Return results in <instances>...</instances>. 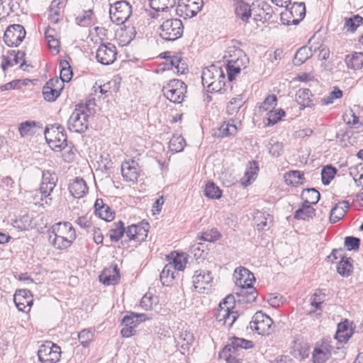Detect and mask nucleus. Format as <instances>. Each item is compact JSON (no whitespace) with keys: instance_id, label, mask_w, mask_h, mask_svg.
I'll return each instance as SVG.
<instances>
[{"instance_id":"nucleus-1","label":"nucleus","mask_w":363,"mask_h":363,"mask_svg":"<svg viewBox=\"0 0 363 363\" xmlns=\"http://www.w3.org/2000/svg\"><path fill=\"white\" fill-rule=\"evenodd\" d=\"M48 240L55 249L62 250L69 248L76 239L75 230L69 222H59L48 230Z\"/></svg>"},{"instance_id":"nucleus-2","label":"nucleus","mask_w":363,"mask_h":363,"mask_svg":"<svg viewBox=\"0 0 363 363\" xmlns=\"http://www.w3.org/2000/svg\"><path fill=\"white\" fill-rule=\"evenodd\" d=\"M58 178L57 174L50 170L43 171L42 182L39 190L35 191L33 197L35 204L44 206L52 203V193L56 186Z\"/></svg>"},{"instance_id":"nucleus-3","label":"nucleus","mask_w":363,"mask_h":363,"mask_svg":"<svg viewBox=\"0 0 363 363\" xmlns=\"http://www.w3.org/2000/svg\"><path fill=\"white\" fill-rule=\"evenodd\" d=\"M182 21L177 18L166 19L158 28L159 35L166 41H174L182 38L184 33Z\"/></svg>"},{"instance_id":"nucleus-4","label":"nucleus","mask_w":363,"mask_h":363,"mask_svg":"<svg viewBox=\"0 0 363 363\" xmlns=\"http://www.w3.org/2000/svg\"><path fill=\"white\" fill-rule=\"evenodd\" d=\"M44 134L48 144L53 150L61 151L67 147V135L60 125L54 124L46 127Z\"/></svg>"},{"instance_id":"nucleus-5","label":"nucleus","mask_w":363,"mask_h":363,"mask_svg":"<svg viewBox=\"0 0 363 363\" xmlns=\"http://www.w3.org/2000/svg\"><path fill=\"white\" fill-rule=\"evenodd\" d=\"M86 107L83 104L77 105L68 120V128L71 132L84 133L89 126V115L86 111Z\"/></svg>"},{"instance_id":"nucleus-6","label":"nucleus","mask_w":363,"mask_h":363,"mask_svg":"<svg viewBox=\"0 0 363 363\" xmlns=\"http://www.w3.org/2000/svg\"><path fill=\"white\" fill-rule=\"evenodd\" d=\"M226 53L228 55L225 54L224 58H228L226 67L228 77L230 81H233L235 76L240 72L241 67L244 65L241 57H245V55L240 49H236L235 47H230Z\"/></svg>"},{"instance_id":"nucleus-7","label":"nucleus","mask_w":363,"mask_h":363,"mask_svg":"<svg viewBox=\"0 0 363 363\" xmlns=\"http://www.w3.org/2000/svg\"><path fill=\"white\" fill-rule=\"evenodd\" d=\"M164 96L173 103H181L186 92V86L182 80L173 79L163 86Z\"/></svg>"},{"instance_id":"nucleus-8","label":"nucleus","mask_w":363,"mask_h":363,"mask_svg":"<svg viewBox=\"0 0 363 363\" xmlns=\"http://www.w3.org/2000/svg\"><path fill=\"white\" fill-rule=\"evenodd\" d=\"M253 347L252 341L242 338L233 337L230 344L226 345L221 352L220 357L225 358L228 363H240L234 355L239 349H249Z\"/></svg>"},{"instance_id":"nucleus-9","label":"nucleus","mask_w":363,"mask_h":363,"mask_svg":"<svg viewBox=\"0 0 363 363\" xmlns=\"http://www.w3.org/2000/svg\"><path fill=\"white\" fill-rule=\"evenodd\" d=\"M110 18L117 25L123 24L132 14V6L126 1H119L111 6L109 9Z\"/></svg>"},{"instance_id":"nucleus-10","label":"nucleus","mask_w":363,"mask_h":363,"mask_svg":"<svg viewBox=\"0 0 363 363\" xmlns=\"http://www.w3.org/2000/svg\"><path fill=\"white\" fill-rule=\"evenodd\" d=\"M38 357L41 363H56L60 359L61 349L56 344L48 341L40 346Z\"/></svg>"},{"instance_id":"nucleus-11","label":"nucleus","mask_w":363,"mask_h":363,"mask_svg":"<svg viewBox=\"0 0 363 363\" xmlns=\"http://www.w3.org/2000/svg\"><path fill=\"white\" fill-rule=\"evenodd\" d=\"M272 319L261 311L257 312L250 323V328L262 335H269L272 331Z\"/></svg>"},{"instance_id":"nucleus-12","label":"nucleus","mask_w":363,"mask_h":363,"mask_svg":"<svg viewBox=\"0 0 363 363\" xmlns=\"http://www.w3.org/2000/svg\"><path fill=\"white\" fill-rule=\"evenodd\" d=\"M203 6V0H179L176 9L177 14L184 18L195 16Z\"/></svg>"},{"instance_id":"nucleus-13","label":"nucleus","mask_w":363,"mask_h":363,"mask_svg":"<svg viewBox=\"0 0 363 363\" xmlns=\"http://www.w3.org/2000/svg\"><path fill=\"white\" fill-rule=\"evenodd\" d=\"M26 30L23 26L13 24L9 26L4 35V41L9 47H17L23 41Z\"/></svg>"},{"instance_id":"nucleus-14","label":"nucleus","mask_w":363,"mask_h":363,"mask_svg":"<svg viewBox=\"0 0 363 363\" xmlns=\"http://www.w3.org/2000/svg\"><path fill=\"white\" fill-rule=\"evenodd\" d=\"M116 47L111 43L101 44L96 50V57L99 62L104 65L113 64L116 60Z\"/></svg>"},{"instance_id":"nucleus-15","label":"nucleus","mask_w":363,"mask_h":363,"mask_svg":"<svg viewBox=\"0 0 363 363\" xmlns=\"http://www.w3.org/2000/svg\"><path fill=\"white\" fill-rule=\"evenodd\" d=\"M121 174L123 179L131 184H135L140 174L138 163L134 160H128L121 164Z\"/></svg>"},{"instance_id":"nucleus-16","label":"nucleus","mask_w":363,"mask_h":363,"mask_svg":"<svg viewBox=\"0 0 363 363\" xmlns=\"http://www.w3.org/2000/svg\"><path fill=\"white\" fill-rule=\"evenodd\" d=\"M281 19L286 16L288 20L286 24L297 25L306 16V6L303 2H295L286 12L281 13Z\"/></svg>"},{"instance_id":"nucleus-17","label":"nucleus","mask_w":363,"mask_h":363,"mask_svg":"<svg viewBox=\"0 0 363 363\" xmlns=\"http://www.w3.org/2000/svg\"><path fill=\"white\" fill-rule=\"evenodd\" d=\"M13 301L20 311L28 313L33 305L32 294L27 289L17 290L13 296Z\"/></svg>"},{"instance_id":"nucleus-18","label":"nucleus","mask_w":363,"mask_h":363,"mask_svg":"<svg viewBox=\"0 0 363 363\" xmlns=\"http://www.w3.org/2000/svg\"><path fill=\"white\" fill-rule=\"evenodd\" d=\"M212 273L209 270L199 269L195 271L192 277V282L195 289L201 293L202 290L210 286L213 281Z\"/></svg>"},{"instance_id":"nucleus-19","label":"nucleus","mask_w":363,"mask_h":363,"mask_svg":"<svg viewBox=\"0 0 363 363\" xmlns=\"http://www.w3.org/2000/svg\"><path fill=\"white\" fill-rule=\"evenodd\" d=\"M233 278L235 285L240 289L250 288L255 281L253 273L243 267H238L235 270Z\"/></svg>"},{"instance_id":"nucleus-20","label":"nucleus","mask_w":363,"mask_h":363,"mask_svg":"<svg viewBox=\"0 0 363 363\" xmlns=\"http://www.w3.org/2000/svg\"><path fill=\"white\" fill-rule=\"evenodd\" d=\"M332 350L333 346L327 340L317 343L313 352V362L325 363L331 357Z\"/></svg>"},{"instance_id":"nucleus-21","label":"nucleus","mask_w":363,"mask_h":363,"mask_svg":"<svg viewBox=\"0 0 363 363\" xmlns=\"http://www.w3.org/2000/svg\"><path fill=\"white\" fill-rule=\"evenodd\" d=\"M120 279L117 266L105 269L99 275V280L105 285H115Z\"/></svg>"},{"instance_id":"nucleus-22","label":"nucleus","mask_w":363,"mask_h":363,"mask_svg":"<svg viewBox=\"0 0 363 363\" xmlns=\"http://www.w3.org/2000/svg\"><path fill=\"white\" fill-rule=\"evenodd\" d=\"M220 78H225L223 69L219 67L212 65L203 70L201 76L202 84L203 86H206V84H208L212 81L219 79Z\"/></svg>"},{"instance_id":"nucleus-23","label":"nucleus","mask_w":363,"mask_h":363,"mask_svg":"<svg viewBox=\"0 0 363 363\" xmlns=\"http://www.w3.org/2000/svg\"><path fill=\"white\" fill-rule=\"evenodd\" d=\"M89 188L82 178L76 177L69 186V191L74 198H82L87 192Z\"/></svg>"},{"instance_id":"nucleus-24","label":"nucleus","mask_w":363,"mask_h":363,"mask_svg":"<svg viewBox=\"0 0 363 363\" xmlns=\"http://www.w3.org/2000/svg\"><path fill=\"white\" fill-rule=\"evenodd\" d=\"M169 264L172 265L174 271H183L187 263L188 257L184 253H178L177 252H171L168 256Z\"/></svg>"},{"instance_id":"nucleus-25","label":"nucleus","mask_w":363,"mask_h":363,"mask_svg":"<svg viewBox=\"0 0 363 363\" xmlns=\"http://www.w3.org/2000/svg\"><path fill=\"white\" fill-rule=\"evenodd\" d=\"M349 207L350 204L347 201L336 204L330 211V222L335 223L341 220L346 214Z\"/></svg>"},{"instance_id":"nucleus-26","label":"nucleus","mask_w":363,"mask_h":363,"mask_svg":"<svg viewBox=\"0 0 363 363\" xmlns=\"http://www.w3.org/2000/svg\"><path fill=\"white\" fill-rule=\"evenodd\" d=\"M258 166L255 162H249L247 166L245 175L240 179V183L244 186L251 184L252 182L256 178L258 172Z\"/></svg>"},{"instance_id":"nucleus-27","label":"nucleus","mask_w":363,"mask_h":363,"mask_svg":"<svg viewBox=\"0 0 363 363\" xmlns=\"http://www.w3.org/2000/svg\"><path fill=\"white\" fill-rule=\"evenodd\" d=\"M236 294L239 297L238 301L243 303H252L257 297V291L252 286L247 289V287L241 288Z\"/></svg>"},{"instance_id":"nucleus-28","label":"nucleus","mask_w":363,"mask_h":363,"mask_svg":"<svg viewBox=\"0 0 363 363\" xmlns=\"http://www.w3.org/2000/svg\"><path fill=\"white\" fill-rule=\"evenodd\" d=\"M312 96L308 89H300L296 94V101L300 105V108L303 109L306 107H311L313 105L311 99Z\"/></svg>"},{"instance_id":"nucleus-29","label":"nucleus","mask_w":363,"mask_h":363,"mask_svg":"<svg viewBox=\"0 0 363 363\" xmlns=\"http://www.w3.org/2000/svg\"><path fill=\"white\" fill-rule=\"evenodd\" d=\"M254 222L259 230L268 229L272 222V216L268 213L257 211L254 216Z\"/></svg>"},{"instance_id":"nucleus-30","label":"nucleus","mask_w":363,"mask_h":363,"mask_svg":"<svg viewBox=\"0 0 363 363\" xmlns=\"http://www.w3.org/2000/svg\"><path fill=\"white\" fill-rule=\"evenodd\" d=\"M174 338L177 342V345L180 346L181 348L184 351L188 350L189 346L194 340L193 335L190 332L185 330L179 331V333L175 335Z\"/></svg>"},{"instance_id":"nucleus-31","label":"nucleus","mask_w":363,"mask_h":363,"mask_svg":"<svg viewBox=\"0 0 363 363\" xmlns=\"http://www.w3.org/2000/svg\"><path fill=\"white\" fill-rule=\"evenodd\" d=\"M235 12L237 16L247 22L251 16V9L248 4L242 0L237 1L235 4Z\"/></svg>"},{"instance_id":"nucleus-32","label":"nucleus","mask_w":363,"mask_h":363,"mask_svg":"<svg viewBox=\"0 0 363 363\" xmlns=\"http://www.w3.org/2000/svg\"><path fill=\"white\" fill-rule=\"evenodd\" d=\"M232 297H226L222 302L219 303L217 312L215 315L218 322L223 323L228 315L231 313L230 306H227L228 300H231Z\"/></svg>"},{"instance_id":"nucleus-33","label":"nucleus","mask_w":363,"mask_h":363,"mask_svg":"<svg viewBox=\"0 0 363 363\" xmlns=\"http://www.w3.org/2000/svg\"><path fill=\"white\" fill-rule=\"evenodd\" d=\"M347 67L352 69H359L363 67V54L355 52L351 55H347L345 59Z\"/></svg>"},{"instance_id":"nucleus-34","label":"nucleus","mask_w":363,"mask_h":363,"mask_svg":"<svg viewBox=\"0 0 363 363\" xmlns=\"http://www.w3.org/2000/svg\"><path fill=\"white\" fill-rule=\"evenodd\" d=\"M176 272L172 268V265L166 264L160 273V281L164 286H169L175 279Z\"/></svg>"},{"instance_id":"nucleus-35","label":"nucleus","mask_w":363,"mask_h":363,"mask_svg":"<svg viewBox=\"0 0 363 363\" xmlns=\"http://www.w3.org/2000/svg\"><path fill=\"white\" fill-rule=\"evenodd\" d=\"M352 259L351 257L342 258L337 267V271L342 277H349L353 271Z\"/></svg>"},{"instance_id":"nucleus-36","label":"nucleus","mask_w":363,"mask_h":363,"mask_svg":"<svg viewBox=\"0 0 363 363\" xmlns=\"http://www.w3.org/2000/svg\"><path fill=\"white\" fill-rule=\"evenodd\" d=\"M38 123L34 121H26L21 123L18 127V131L21 137L33 135L36 132Z\"/></svg>"},{"instance_id":"nucleus-37","label":"nucleus","mask_w":363,"mask_h":363,"mask_svg":"<svg viewBox=\"0 0 363 363\" xmlns=\"http://www.w3.org/2000/svg\"><path fill=\"white\" fill-rule=\"evenodd\" d=\"M245 102V98L242 94L233 98L226 107L228 114L234 115L237 113L240 108L244 105Z\"/></svg>"},{"instance_id":"nucleus-38","label":"nucleus","mask_w":363,"mask_h":363,"mask_svg":"<svg viewBox=\"0 0 363 363\" xmlns=\"http://www.w3.org/2000/svg\"><path fill=\"white\" fill-rule=\"evenodd\" d=\"M301 197L306 204H315L320 200V194L318 191L312 188L307 189L302 191Z\"/></svg>"},{"instance_id":"nucleus-39","label":"nucleus","mask_w":363,"mask_h":363,"mask_svg":"<svg viewBox=\"0 0 363 363\" xmlns=\"http://www.w3.org/2000/svg\"><path fill=\"white\" fill-rule=\"evenodd\" d=\"M312 51L306 45L299 48L294 58L295 65H301L312 56Z\"/></svg>"},{"instance_id":"nucleus-40","label":"nucleus","mask_w":363,"mask_h":363,"mask_svg":"<svg viewBox=\"0 0 363 363\" xmlns=\"http://www.w3.org/2000/svg\"><path fill=\"white\" fill-rule=\"evenodd\" d=\"M315 210L308 204L303 203L302 208H298L294 215L296 219L308 220L315 216Z\"/></svg>"},{"instance_id":"nucleus-41","label":"nucleus","mask_w":363,"mask_h":363,"mask_svg":"<svg viewBox=\"0 0 363 363\" xmlns=\"http://www.w3.org/2000/svg\"><path fill=\"white\" fill-rule=\"evenodd\" d=\"M150 7L157 11H164L172 8L176 4V0H149Z\"/></svg>"},{"instance_id":"nucleus-42","label":"nucleus","mask_w":363,"mask_h":363,"mask_svg":"<svg viewBox=\"0 0 363 363\" xmlns=\"http://www.w3.org/2000/svg\"><path fill=\"white\" fill-rule=\"evenodd\" d=\"M186 145L184 138L179 135H174L169 140V148L172 152H182Z\"/></svg>"},{"instance_id":"nucleus-43","label":"nucleus","mask_w":363,"mask_h":363,"mask_svg":"<svg viewBox=\"0 0 363 363\" xmlns=\"http://www.w3.org/2000/svg\"><path fill=\"white\" fill-rule=\"evenodd\" d=\"M125 233L124 223L122 221L114 223L109 230L110 238L112 241H118Z\"/></svg>"},{"instance_id":"nucleus-44","label":"nucleus","mask_w":363,"mask_h":363,"mask_svg":"<svg viewBox=\"0 0 363 363\" xmlns=\"http://www.w3.org/2000/svg\"><path fill=\"white\" fill-rule=\"evenodd\" d=\"M76 22L78 25L84 27L94 24L93 11L91 9L84 11L82 14L79 15L76 18Z\"/></svg>"},{"instance_id":"nucleus-45","label":"nucleus","mask_w":363,"mask_h":363,"mask_svg":"<svg viewBox=\"0 0 363 363\" xmlns=\"http://www.w3.org/2000/svg\"><path fill=\"white\" fill-rule=\"evenodd\" d=\"M363 22V18L359 15H354L350 18H345L344 28L347 31L354 32Z\"/></svg>"},{"instance_id":"nucleus-46","label":"nucleus","mask_w":363,"mask_h":363,"mask_svg":"<svg viewBox=\"0 0 363 363\" xmlns=\"http://www.w3.org/2000/svg\"><path fill=\"white\" fill-rule=\"evenodd\" d=\"M170 64L174 71L177 73L184 74L188 69L187 65L183 60L182 57L174 55L170 57Z\"/></svg>"},{"instance_id":"nucleus-47","label":"nucleus","mask_w":363,"mask_h":363,"mask_svg":"<svg viewBox=\"0 0 363 363\" xmlns=\"http://www.w3.org/2000/svg\"><path fill=\"white\" fill-rule=\"evenodd\" d=\"M204 195L210 199H218L222 196V191L213 182H208L204 188Z\"/></svg>"},{"instance_id":"nucleus-48","label":"nucleus","mask_w":363,"mask_h":363,"mask_svg":"<svg viewBox=\"0 0 363 363\" xmlns=\"http://www.w3.org/2000/svg\"><path fill=\"white\" fill-rule=\"evenodd\" d=\"M285 112L284 110L279 109H272L268 110L267 113V125H274L278 121H279L283 116H284Z\"/></svg>"},{"instance_id":"nucleus-49","label":"nucleus","mask_w":363,"mask_h":363,"mask_svg":"<svg viewBox=\"0 0 363 363\" xmlns=\"http://www.w3.org/2000/svg\"><path fill=\"white\" fill-rule=\"evenodd\" d=\"M32 220L28 215H24L16 219L13 226L19 230H27L31 227Z\"/></svg>"},{"instance_id":"nucleus-50","label":"nucleus","mask_w":363,"mask_h":363,"mask_svg":"<svg viewBox=\"0 0 363 363\" xmlns=\"http://www.w3.org/2000/svg\"><path fill=\"white\" fill-rule=\"evenodd\" d=\"M60 65L61 67L60 79L62 82H68L72 77V70L67 60L60 61Z\"/></svg>"},{"instance_id":"nucleus-51","label":"nucleus","mask_w":363,"mask_h":363,"mask_svg":"<svg viewBox=\"0 0 363 363\" xmlns=\"http://www.w3.org/2000/svg\"><path fill=\"white\" fill-rule=\"evenodd\" d=\"M285 177L286 183L293 185L302 184L304 179L303 174L298 170L289 172Z\"/></svg>"},{"instance_id":"nucleus-52","label":"nucleus","mask_w":363,"mask_h":363,"mask_svg":"<svg viewBox=\"0 0 363 363\" xmlns=\"http://www.w3.org/2000/svg\"><path fill=\"white\" fill-rule=\"evenodd\" d=\"M337 170L332 166L325 167L321 172L322 182L324 185H328L334 178Z\"/></svg>"},{"instance_id":"nucleus-53","label":"nucleus","mask_w":363,"mask_h":363,"mask_svg":"<svg viewBox=\"0 0 363 363\" xmlns=\"http://www.w3.org/2000/svg\"><path fill=\"white\" fill-rule=\"evenodd\" d=\"M220 237V233L216 228L208 229L202 233L200 239L207 242H215Z\"/></svg>"},{"instance_id":"nucleus-54","label":"nucleus","mask_w":363,"mask_h":363,"mask_svg":"<svg viewBox=\"0 0 363 363\" xmlns=\"http://www.w3.org/2000/svg\"><path fill=\"white\" fill-rule=\"evenodd\" d=\"M147 227V223H145V225L143 223L135 225L136 233L135 235V241L142 242L146 239L148 233Z\"/></svg>"},{"instance_id":"nucleus-55","label":"nucleus","mask_w":363,"mask_h":363,"mask_svg":"<svg viewBox=\"0 0 363 363\" xmlns=\"http://www.w3.org/2000/svg\"><path fill=\"white\" fill-rule=\"evenodd\" d=\"M237 125L228 122H224L219 128L220 133L223 137L235 135L237 133Z\"/></svg>"},{"instance_id":"nucleus-56","label":"nucleus","mask_w":363,"mask_h":363,"mask_svg":"<svg viewBox=\"0 0 363 363\" xmlns=\"http://www.w3.org/2000/svg\"><path fill=\"white\" fill-rule=\"evenodd\" d=\"M43 94L45 100L54 101L60 96V92H59L58 89H52L51 86L45 85L43 88Z\"/></svg>"},{"instance_id":"nucleus-57","label":"nucleus","mask_w":363,"mask_h":363,"mask_svg":"<svg viewBox=\"0 0 363 363\" xmlns=\"http://www.w3.org/2000/svg\"><path fill=\"white\" fill-rule=\"evenodd\" d=\"M277 99L276 96L269 95L260 105L259 109L263 110L264 111L272 110L277 106Z\"/></svg>"},{"instance_id":"nucleus-58","label":"nucleus","mask_w":363,"mask_h":363,"mask_svg":"<svg viewBox=\"0 0 363 363\" xmlns=\"http://www.w3.org/2000/svg\"><path fill=\"white\" fill-rule=\"evenodd\" d=\"M79 340L83 347H86L93 337V331L91 329L82 330L78 335Z\"/></svg>"},{"instance_id":"nucleus-59","label":"nucleus","mask_w":363,"mask_h":363,"mask_svg":"<svg viewBox=\"0 0 363 363\" xmlns=\"http://www.w3.org/2000/svg\"><path fill=\"white\" fill-rule=\"evenodd\" d=\"M225 78H220L219 79H215L212 81V82L208 83V84H206L207 86L208 91L211 92H218L220 91L223 86H225Z\"/></svg>"},{"instance_id":"nucleus-60","label":"nucleus","mask_w":363,"mask_h":363,"mask_svg":"<svg viewBox=\"0 0 363 363\" xmlns=\"http://www.w3.org/2000/svg\"><path fill=\"white\" fill-rule=\"evenodd\" d=\"M359 244L360 240L357 238L348 236L345 239V245L348 250H357Z\"/></svg>"},{"instance_id":"nucleus-61","label":"nucleus","mask_w":363,"mask_h":363,"mask_svg":"<svg viewBox=\"0 0 363 363\" xmlns=\"http://www.w3.org/2000/svg\"><path fill=\"white\" fill-rule=\"evenodd\" d=\"M122 323L125 326L133 325V327H137L139 324V320H138L137 317L135 316V313H131L130 314L123 317Z\"/></svg>"},{"instance_id":"nucleus-62","label":"nucleus","mask_w":363,"mask_h":363,"mask_svg":"<svg viewBox=\"0 0 363 363\" xmlns=\"http://www.w3.org/2000/svg\"><path fill=\"white\" fill-rule=\"evenodd\" d=\"M96 215L106 221H110L114 218L113 212L108 206H106L104 208H101Z\"/></svg>"},{"instance_id":"nucleus-63","label":"nucleus","mask_w":363,"mask_h":363,"mask_svg":"<svg viewBox=\"0 0 363 363\" xmlns=\"http://www.w3.org/2000/svg\"><path fill=\"white\" fill-rule=\"evenodd\" d=\"M306 46L311 48L313 55V52L319 50L323 47V44L318 38L313 36L308 40Z\"/></svg>"},{"instance_id":"nucleus-64","label":"nucleus","mask_w":363,"mask_h":363,"mask_svg":"<svg viewBox=\"0 0 363 363\" xmlns=\"http://www.w3.org/2000/svg\"><path fill=\"white\" fill-rule=\"evenodd\" d=\"M282 144L279 142H275L272 144H270V147L269 148V152L274 157H278L281 155L282 152Z\"/></svg>"}]
</instances>
